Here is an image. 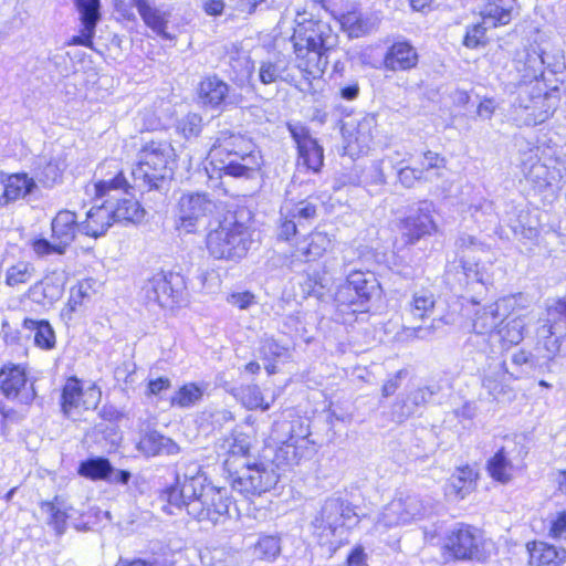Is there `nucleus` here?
Instances as JSON below:
<instances>
[{
    "label": "nucleus",
    "mask_w": 566,
    "mask_h": 566,
    "mask_svg": "<svg viewBox=\"0 0 566 566\" xmlns=\"http://www.w3.org/2000/svg\"><path fill=\"white\" fill-rule=\"evenodd\" d=\"M64 170L63 163L59 160H50L40 171L38 178L44 187H53L61 181Z\"/></svg>",
    "instance_id": "nucleus-60"
},
{
    "label": "nucleus",
    "mask_w": 566,
    "mask_h": 566,
    "mask_svg": "<svg viewBox=\"0 0 566 566\" xmlns=\"http://www.w3.org/2000/svg\"><path fill=\"white\" fill-rule=\"evenodd\" d=\"M216 210V203L207 193L188 192L184 193L177 205V217L179 228L187 233L196 230L197 224Z\"/></svg>",
    "instance_id": "nucleus-11"
},
{
    "label": "nucleus",
    "mask_w": 566,
    "mask_h": 566,
    "mask_svg": "<svg viewBox=\"0 0 566 566\" xmlns=\"http://www.w3.org/2000/svg\"><path fill=\"white\" fill-rule=\"evenodd\" d=\"M0 389L9 399H18L22 403H29L34 399L35 392L28 385L25 370L21 366H4L0 371Z\"/></svg>",
    "instance_id": "nucleus-21"
},
{
    "label": "nucleus",
    "mask_w": 566,
    "mask_h": 566,
    "mask_svg": "<svg viewBox=\"0 0 566 566\" xmlns=\"http://www.w3.org/2000/svg\"><path fill=\"white\" fill-rule=\"evenodd\" d=\"M176 481V485L168 488L163 493V499L171 506L177 509L185 506L187 509V502L195 500V496H197L196 486H199L200 481L196 480L192 484H182L179 472H177Z\"/></svg>",
    "instance_id": "nucleus-43"
},
{
    "label": "nucleus",
    "mask_w": 566,
    "mask_h": 566,
    "mask_svg": "<svg viewBox=\"0 0 566 566\" xmlns=\"http://www.w3.org/2000/svg\"><path fill=\"white\" fill-rule=\"evenodd\" d=\"M452 323V316L450 314H443L438 317H433L429 324L405 327L400 333V337L405 340H430L446 326L451 325Z\"/></svg>",
    "instance_id": "nucleus-39"
},
{
    "label": "nucleus",
    "mask_w": 566,
    "mask_h": 566,
    "mask_svg": "<svg viewBox=\"0 0 566 566\" xmlns=\"http://www.w3.org/2000/svg\"><path fill=\"white\" fill-rule=\"evenodd\" d=\"M22 326L25 331L33 333L34 344L38 347L51 349L55 346V334L48 321L25 318Z\"/></svg>",
    "instance_id": "nucleus-46"
},
{
    "label": "nucleus",
    "mask_w": 566,
    "mask_h": 566,
    "mask_svg": "<svg viewBox=\"0 0 566 566\" xmlns=\"http://www.w3.org/2000/svg\"><path fill=\"white\" fill-rule=\"evenodd\" d=\"M396 499L397 501H400L403 509L402 513L405 514V518H407L408 523L420 518L427 511V506L420 495L412 491H399L396 494Z\"/></svg>",
    "instance_id": "nucleus-50"
},
{
    "label": "nucleus",
    "mask_w": 566,
    "mask_h": 566,
    "mask_svg": "<svg viewBox=\"0 0 566 566\" xmlns=\"http://www.w3.org/2000/svg\"><path fill=\"white\" fill-rule=\"evenodd\" d=\"M32 272L33 268L30 264L24 262L17 263L8 269L6 282L10 286L24 284L32 279Z\"/></svg>",
    "instance_id": "nucleus-61"
},
{
    "label": "nucleus",
    "mask_w": 566,
    "mask_h": 566,
    "mask_svg": "<svg viewBox=\"0 0 566 566\" xmlns=\"http://www.w3.org/2000/svg\"><path fill=\"white\" fill-rule=\"evenodd\" d=\"M280 552V538L272 535L261 536L254 546V554L268 560L274 559Z\"/></svg>",
    "instance_id": "nucleus-56"
},
{
    "label": "nucleus",
    "mask_w": 566,
    "mask_h": 566,
    "mask_svg": "<svg viewBox=\"0 0 566 566\" xmlns=\"http://www.w3.org/2000/svg\"><path fill=\"white\" fill-rule=\"evenodd\" d=\"M547 97L541 94L521 90L514 102V119L526 126L544 123L551 115Z\"/></svg>",
    "instance_id": "nucleus-19"
},
{
    "label": "nucleus",
    "mask_w": 566,
    "mask_h": 566,
    "mask_svg": "<svg viewBox=\"0 0 566 566\" xmlns=\"http://www.w3.org/2000/svg\"><path fill=\"white\" fill-rule=\"evenodd\" d=\"M439 391V386L430 385L410 390L399 397L391 407V418L401 423L424 408Z\"/></svg>",
    "instance_id": "nucleus-20"
},
{
    "label": "nucleus",
    "mask_w": 566,
    "mask_h": 566,
    "mask_svg": "<svg viewBox=\"0 0 566 566\" xmlns=\"http://www.w3.org/2000/svg\"><path fill=\"white\" fill-rule=\"evenodd\" d=\"M336 19L349 38L365 36L378 28L379 19L374 13L350 10L342 13Z\"/></svg>",
    "instance_id": "nucleus-25"
},
{
    "label": "nucleus",
    "mask_w": 566,
    "mask_h": 566,
    "mask_svg": "<svg viewBox=\"0 0 566 566\" xmlns=\"http://www.w3.org/2000/svg\"><path fill=\"white\" fill-rule=\"evenodd\" d=\"M258 76L260 82L265 85L281 81L289 82L287 63L282 59L262 61L259 66Z\"/></svg>",
    "instance_id": "nucleus-48"
},
{
    "label": "nucleus",
    "mask_w": 566,
    "mask_h": 566,
    "mask_svg": "<svg viewBox=\"0 0 566 566\" xmlns=\"http://www.w3.org/2000/svg\"><path fill=\"white\" fill-rule=\"evenodd\" d=\"M230 497L223 488L210 483L197 492L195 500L187 502V513L198 521L219 523L229 513Z\"/></svg>",
    "instance_id": "nucleus-9"
},
{
    "label": "nucleus",
    "mask_w": 566,
    "mask_h": 566,
    "mask_svg": "<svg viewBox=\"0 0 566 566\" xmlns=\"http://www.w3.org/2000/svg\"><path fill=\"white\" fill-rule=\"evenodd\" d=\"M252 244L251 233L243 223L224 220L207 234L209 254L217 260L238 261Z\"/></svg>",
    "instance_id": "nucleus-6"
},
{
    "label": "nucleus",
    "mask_w": 566,
    "mask_h": 566,
    "mask_svg": "<svg viewBox=\"0 0 566 566\" xmlns=\"http://www.w3.org/2000/svg\"><path fill=\"white\" fill-rule=\"evenodd\" d=\"M259 350H260L261 358L265 359V360H275L279 358H285V357H289V355H290L289 347L280 344L273 337H264L261 340Z\"/></svg>",
    "instance_id": "nucleus-55"
},
{
    "label": "nucleus",
    "mask_w": 566,
    "mask_h": 566,
    "mask_svg": "<svg viewBox=\"0 0 566 566\" xmlns=\"http://www.w3.org/2000/svg\"><path fill=\"white\" fill-rule=\"evenodd\" d=\"M522 170L526 180L538 190L546 189L555 179L554 171H552L545 164L541 163L537 149L531 150L527 157L523 159Z\"/></svg>",
    "instance_id": "nucleus-29"
},
{
    "label": "nucleus",
    "mask_w": 566,
    "mask_h": 566,
    "mask_svg": "<svg viewBox=\"0 0 566 566\" xmlns=\"http://www.w3.org/2000/svg\"><path fill=\"white\" fill-rule=\"evenodd\" d=\"M560 332L558 321L549 322L548 318L537 329L536 350L548 361L553 360L560 350V336H557Z\"/></svg>",
    "instance_id": "nucleus-33"
},
{
    "label": "nucleus",
    "mask_w": 566,
    "mask_h": 566,
    "mask_svg": "<svg viewBox=\"0 0 566 566\" xmlns=\"http://www.w3.org/2000/svg\"><path fill=\"white\" fill-rule=\"evenodd\" d=\"M418 63V53L408 42L394 43L385 54L384 66L390 71H408Z\"/></svg>",
    "instance_id": "nucleus-27"
},
{
    "label": "nucleus",
    "mask_w": 566,
    "mask_h": 566,
    "mask_svg": "<svg viewBox=\"0 0 566 566\" xmlns=\"http://www.w3.org/2000/svg\"><path fill=\"white\" fill-rule=\"evenodd\" d=\"M176 153L167 140L145 142L138 153L137 163L132 170L134 187L142 191L160 189L171 177Z\"/></svg>",
    "instance_id": "nucleus-3"
},
{
    "label": "nucleus",
    "mask_w": 566,
    "mask_h": 566,
    "mask_svg": "<svg viewBox=\"0 0 566 566\" xmlns=\"http://www.w3.org/2000/svg\"><path fill=\"white\" fill-rule=\"evenodd\" d=\"M241 401L250 410L262 409L266 411L271 403L263 401V395L259 386L249 385L241 389Z\"/></svg>",
    "instance_id": "nucleus-54"
},
{
    "label": "nucleus",
    "mask_w": 566,
    "mask_h": 566,
    "mask_svg": "<svg viewBox=\"0 0 566 566\" xmlns=\"http://www.w3.org/2000/svg\"><path fill=\"white\" fill-rule=\"evenodd\" d=\"M97 171L102 178L92 185L96 198H106L116 202L117 199L132 197L127 190L135 188L134 184L129 185L116 160L103 163Z\"/></svg>",
    "instance_id": "nucleus-14"
},
{
    "label": "nucleus",
    "mask_w": 566,
    "mask_h": 566,
    "mask_svg": "<svg viewBox=\"0 0 566 566\" xmlns=\"http://www.w3.org/2000/svg\"><path fill=\"white\" fill-rule=\"evenodd\" d=\"M400 157H401L400 151L396 150L392 154L386 156V158L373 163V165L369 169V177H370L371 182H374L376 185L385 184L386 175H385L384 168H382L385 160H388L390 163V165L392 166V168H397V165L399 163H403L406 160L405 158L400 159Z\"/></svg>",
    "instance_id": "nucleus-57"
},
{
    "label": "nucleus",
    "mask_w": 566,
    "mask_h": 566,
    "mask_svg": "<svg viewBox=\"0 0 566 566\" xmlns=\"http://www.w3.org/2000/svg\"><path fill=\"white\" fill-rule=\"evenodd\" d=\"M532 566H560L566 562V549L545 542L527 545Z\"/></svg>",
    "instance_id": "nucleus-35"
},
{
    "label": "nucleus",
    "mask_w": 566,
    "mask_h": 566,
    "mask_svg": "<svg viewBox=\"0 0 566 566\" xmlns=\"http://www.w3.org/2000/svg\"><path fill=\"white\" fill-rule=\"evenodd\" d=\"M526 453L524 446H516L515 442L509 441L506 446L501 447L488 461L486 469L489 474L500 483H509L517 468L515 462H521Z\"/></svg>",
    "instance_id": "nucleus-16"
},
{
    "label": "nucleus",
    "mask_w": 566,
    "mask_h": 566,
    "mask_svg": "<svg viewBox=\"0 0 566 566\" xmlns=\"http://www.w3.org/2000/svg\"><path fill=\"white\" fill-rule=\"evenodd\" d=\"M101 397V391L95 387H90L85 392L77 378H69L62 391V410L71 417L72 410L83 406L88 409L95 406Z\"/></svg>",
    "instance_id": "nucleus-24"
},
{
    "label": "nucleus",
    "mask_w": 566,
    "mask_h": 566,
    "mask_svg": "<svg viewBox=\"0 0 566 566\" xmlns=\"http://www.w3.org/2000/svg\"><path fill=\"white\" fill-rule=\"evenodd\" d=\"M475 473L469 465L458 468L448 484V494L462 500L474 488Z\"/></svg>",
    "instance_id": "nucleus-45"
},
{
    "label": "nucleus",
    "mask_w": 566,
    "mask_h": 566,
    "mask_svg": "<svg viewBox=\"0 0 566 566\" xmlns=\"http://www.w3.org/2000/svg\"><path fill=\"white\" fill-rule=\"evenodd\" d=\"M186 287L184 276L175 272H158L143 286L144 297L148 303L172 308L177 305Z\"/></svg>",
    "instance_id": "nucleus-10"
},
{
    "label": "nucleus",
    "mask_w": 566,
    "mask_h": 566,
    "mask_svg": "<svg viewBox=\"0 0 566 566\" xmlns=\"http://www.w3.org/2000/svg\"><path fill=\"white\" fill-rule=\"evenodd\" d=\"M289 130L297 146L298 166L313 172L319 171L324 161L323 147L311 136L308 128L302 124H289Z\"/></svg>",
    "instance_id": "nucleus-17"
},
{
    "label": "nucleus",
    "mask_w": 566,
    "mask_h": 566,
    "mask_svg": "<svg viewBox=\"0 0 566 566\" xmlns=\"http://www.w3.org/2000/svg\"><path fill=\"white\" fill-rule=\"evenodd\" d=\"M82 23L81 33L70 39L69 45L93 48L95 28L101 20L99 0H73Z\"/></svg>",
    "instance_id": "nucleus-22"
},
{
    "label": "nucleus",
    "mask_w": 566,
    "mask_h": 566,
    "mask_svg": "<svg viewBox=\"0 0 566 566\" xmlns=\"http://www.w3.org/2000/svg\"><path fill=\"white\" fill-rule=\"evenodd\" d=\"M232 489L245 496L261 495L274 488L279 474L273 463L248 462L230 474Z\"/></svg>",
    "instance_id": "nucleus-8"
},
{
    "label": "nucleus",
    "mask_w": 566,
    "mask_h": 566,
    "mask_svg": "<svg viewBox=\"0 0 566 566\" xmlns=\"http://www.w3.org/2000/svg\"><path fill=\"white\" fill-rule=\"evenodd\" d=\"M402 510L400 501H397L395 496L380 512L375 523L376 530L386 531L391 527L407 524L408 521L405 518Z\"/></svg>",
    "instance_id": "nucleus-49"
},
{
    "label": "nucleus",
    "mask_w": 566,
    "mask_h": 566,
    "mask_svg": "<svg viewBox=\"0 0 566 566\" xmlns=\"http://www.w3.org/2000/svg\"><path fill=\"white\" fill-rule=\"evenodd\" d=\"M40 510L45 523L53 528L55 534L63 535L67 528L72 507L56 496L53 501L42 502Z\"/></svg>",
    "instance_id": "nucleus-31"
},
{
    "label": "nucleus",
    "mask_w": 566,
    "mask_h": 566,
    "mask_svg": "<svg viewBox=\"0 0 566 566\" xmlns=\"http://www.w3.org/2000/svg\"><path fill=\"white\" fill-rule=\"evenodd\" d=\"M458 254L462 265L463 274L467 277L468 285H478L485 290L493 282V272H491V262L474 261V253H488L489 247L480 242L473 235L462 233L455 241Z\"/></svg>",
    "instance_id": "nucleus-7"
},
{
    "label": "nucleus",
    "mask_w": 566,
    "mask_h": 566,
    "mask_svg": "<svg viewBox=\"0 0 566 566\" xmlns=\"http://www.w3.org/2000/svg\"><path fill=\"white\" fill-rule=\"evenodd\" d=\"M375 290V280L371 274L360 271L350 273L347 277V284L339 292V296L346 293L352 296L350 303L367 301Z\"/></svg>",
    "instance_id": "nucleus-36"
},
{
    "label": "nucleus",
    "mask_w": 566,
    "mask_h": 566,
    "mask_svg": "<svg viewBox=\"0 0 566 566\" xmlns=\"http://www.w3.org/2000/svg\"><path fill=\"white\" fill-rule=\"evenodd\" d=\"M144 217V209L134 197H124L116 202L105 199L102 205L92 207L85 221L81 222V232L98 238L104 235L115 222H138Z\"/></svg>",
    "instance_id": "nucleus-5"
},
{
    "label": "nucleus",
    "mask_w": 566,
    "mask_h": 566,
    "mask_svg": "<svg viewBox=\"0 0 566 566\" xmlns=\"http://www.w3.org/2000/svg\"><path fill=\"white\" fill-rule=\"evenodd\" d=\"M78 473L91 480H106L112 473V465L107 459L93 458L80 464Z\"/></svg>",
    "instance_id": "nucleus-52"
},
{
    "label": "nucleus",
    "mask_w": 566,
    "mask_h": 566,
    "mask_svg": "<svg viewBox=\"0 0 566 566\" xmlns=\"http://www.w3.org/2000/svg\"><path fill=\"white\" fill-rule=\"evenodd\" d=\"M208 158L218 170L235 178L251 179L261 168V156L251 140L229 130L218 134Z\"/></svg>",
    "instance_id": "nucleus-2"
},
{
    "label": "nucleus",
    "mask_w": 566,
    "mask_h": 566,
    "mask_svg": "<svg viewBox=\"0 0 566 566\" xmlns=\"http://www.w3.org/2000/svg\"><path fill=\"white\" fill-rule=\"evenodd\" d=\"M332 244L333 238L331 235L326 232L315 230L308 235L307 242L298 247L296 251L298 255L304 256L306 261H312L321 258L332 248Z\"/></svg>",
    "instance_id": "nucleus-44"
},
{
    "label": "nucleus",
    "mask_w": 566,
    "mask_h": 566,
    "mask_svg": "<svg viewBox=\"0 0 566 566\" xmlns=\"http://www.w3.org/2000/svg\"><path fill=\"white\" fill-rule=\"evenodd\" d=\"M135 6L144 20L156 34L165 40H174V35L166 31L167 15L156 8L151 7L147 0H130V7Z\"/></svg>",
    "instance_id": "nucleus-37"
},
{
    "label": "nucleus",
    "mask_w": 566,
    "mask_h": 566,
    "mask_svg": "<svg viewBox=\"0 0 566 566\" xmlns=\"http://www.w3.org/2000/svg\"><path fill=\"white\" fill-rule=\"evenodd\" d=\"M295 423H298V421H281L273 426L276 440L283 444L276 451L275 459L277 463L298 464L310 453L308 446H296L298 436L294 433Z\"/></svg>",
    "instance_id": "nucleus-18"
},
{
    "label": "nucleus",
    "mask_w": 566,
    "mask_h": 566,
    "mask_svg": "<svg viewBox=\"0 0 566 566\" xmlns=\"http://www.w3.org/2000/svg\"><path fill=\"white\" fill-rule=\"evenodd\" d=\"M489 28L490 27L488 24H484L483 20L479 23L468 27L463 39V45L469 49H476L481 45H485V33Z\"/></svg>",
    "instance_id": "nucleus-58"
},
{
    "label": "nucleus",
    "mask_w": 566,
    "mask_h": 566,
    "mask_svg": "<svg viewBox=\"0 0 566 566\" xmlns=\"http://www.w3.org/2000/svg\"><path fill=\"white\" fill-rule=\"evenodd\" d=\"M475 223L482 229H489L497 223V213L492 201L478 199L470 203L467 211Z\"/></svg>",
    "instance_id": "nucleus-47"
},
{
    "label": "nucleus",
    "mask_w": 566,
    "mask_h": 566,
    "mask_svg": "<svg viewBox=\"0 0 566 566\" xmlns=\"http://www.w3.org/2000/svg\"><path fill=\"white\" fill-rule=\"evenodd\" d=\"M4 190L0 197V206L8 205L31 195L36 188L33 178L24 172L12 174L3 181Z\"/></svg>",
    "instance_id": "nucleus-32"
},
{
    "label": "nucleus",
    "mask_w": 566,
    "mask_h": 566,
    "mask_svg": "<svg viewBox=\"0 0 566 566\" xmlns=\"http://www.w3.org/2000/svg\"><path fill=\"white\" fill-rule=\"evenodd\" d=\"M297 67L321 77L328 64V52L338 43V35L329 23L313 19L306 11L296 12L292 36Z\"/></svg>",
    "instance_id": "nucleus-1"
},
{
    "label": "nucleus",
    "mask_w": 566,
    "mask_h": 566,
    "mask_svg": "<svg viewBox=\"0 0 566 566\" xmlns=\"http://www.w3.org/2000/svg\"><path fill=\"white\" fill-rule=\"evenodd\" d=\"M229 86L218 76H208L203 78L198 87V97L203 105L218 107L228 95Z\"/></svg>",
    "instance_id": "nucleus-40"
},
{
    "label": "nucleus",
    "mask_w": 566,
    "mask_h": 566,
    "mask_svg": "<svg viewBox=\"0 0 566 566\" xmlns=\"http://www.w3.org/2000/svg\"><path fill=\"white\" fill-rule=\"evenodd\" d=\"M417 168L421 171L422 180H430L432 179L431 171L433 169H446V159L438 153L428 150L423 153L420 166Z\"/></svg>",
    "instance_id": "nucleus-59"
},
{
    "label": "nucleus",
    "mask_w": 566,
    "mask_h": 566,
    "mask_svg": "<svg viewBox=\"0 0 566 566\" xmlns=\"http://www.w3.org/2000/svg\"><path fill=\"white\" fill-rule=\"evenodd\" d=\"M219 454L224 457L223 465L229 474H232L235 470H239L240 467L250 462V446L244 439L235 437L226 438L219 446Z\"/></svg>",
    "instance_id": "nucleus-26"
},
{
    "label": "nucleus",
    "mask_w": 566,
    "mask_h": 566,
    "mask_svg": "<svg viewBox=\"0 0 566 566\" xmlns=\"http://www.w3.org/2000/svg\"><path fill=\"white\" fill-rule=\"evenodd\" d=\"M377 115L368 113L345 127L348 146L356 148L358 153H367L377 134Z\"/></svg>",
    "instance_id": "nucleus-23"
},
{
    "label": "nucleus",
    "mask_w": 566,
    "mask_h": 566,
    "mask_svg": "<svg viewBox=\"0 0 566 566\" xmlns=\"http://www.w3.org/2000/svg\"><path fill=\"white\" fill-rule=\"evenodd\" d=\"M178 472L180 473L182 484H192L196 480L200 481L199 486H196V493L209 484L207 483V478L201 472L200 464L197 462L187 463L185 470L182 472L178 470Z\"/></svg>",
    "instance_id": "nucleus-62"
},
{
    "label": "nucleus",
    "mask_w": 566,
    "mask_h": 566,
    "mask_svg": "<svg viewBox=\"0 0 566 566\" xmlns=\"http://www.w3.org/2000/svg\"><path fill=\"white\" fill-rule=\"evenodd\" d=\"M281 214L295 219L302 226L303 221H310L316 217V206L308 200L287 202L281 208Z\"/></svg>",
    "instance_id": "nucleus-53"
},
{
    "label": "nucleus",
    "mask_w": 566,
    "mask_h": 566,
    "mask_svg": "<svg viewBox=\"0 0 566 566\" xmlns=\"http://www.w3.org/2000/svg\"><path fill=\"white\" fill-rule=\"evenodd\" d=\"M205 389V386L188 382L174 394L170 399V403L171 406H178L180 408H190L202 399Z\"/></svg>",
    "instance_id": "nucleus-51"
},
{
    "label": "nucleus",
    "mask_w": 566,
    "mask_h": 566,
    "mask_svg": "<svg viewBox=\"0 0 566 566\" xmlns=\"http://www.w3.org/2000/svg\"><path fill=\"white\" fill-rule=\"evenodd\" d=\"M483 546L482 532L471 525L458 524L446 538L444 547L457 559L481 557Z\"/></svg>",
    "instance_id": "nucleus-12"
},
{
    "label": "nucleus",
    "mask_w": 566,
    "mask_h": 566,
    "mask_svg": "<svg viewBox=\"0 0 566 566\" xmlns=\"http://www.w3.org/2000/svg\"><path fill=\"white\" fill-rule=\"evenodd\" d=\"M511 377L504 360L492 359L482 371V387L490 396L497 398L505 391V384Z\"/></svg>",
    "instance_id": "nucleus-34"
},
{
    "label": "nucleus",
    "mask_w": 566,
    "mask_h": 566,
    "mask_svg": "<svg viewBox=\"0 0 566 566\" xmlns=\"http://www.w3.org/2000/svg\"><path fill=\"white\" fill-rule=\"evenodd\" d=\"M201 116L196 113H189L178 123V130L186 137H196L201 132Z\"/></svg>",
    "instance_id": "nucleus-63"
},
{
    "label": "nucleus",
    "mask_w": 566,
    "mask_h": 566,
    "mask_svg": "<svg viewBox=\"0 0 566 566\" xmlns=\"http://www.w3.org/2000/svg\"><path fill=\"white\" fill-rule=\"evenodd\" d=\"M516 9V0H486L480 10L484 24L496 28L511 22Z\"/></svg>",
    "instance_id": "nucleus-30"
},
{
    "label": "nucleus",
    "mask_w": 566,
    "mask_h": 566,
    "mask_svg": "<svg viewBox=\"0 0 566 566\" xmlns=\"http://www.w3.org/2000/svg\"><path fill=\"white\" fill-rule=\"evenodd\" d=\"M437 302L438 297L430 289L421 287L412 292L407 308L413 318L423 321L434 313Z\"/></svg>",
    "instance_id": "nucleus-41"
},
{
    "label": "nucleus",
    "mask_w": 566,
    "mask_h": 566,
    "mask_svg": "<svg viewBox=\"0 0 566 566\" xmlns=\"http://www.w3.org/2000/svg\"><path fill=\"white\" fill-rule=\"evenodd\" d=\"M357 522L358 516L350 503L329 497L312 522L313 534L321 545L336 549L345 541L347 530Z\"/></svg>",
    "instance_id": "nucleus-4"
},
{
    "label": "nucleus",
    "mask_w": 566,
    "mask_h": 566,
    "mask_svg": "<svg viewBox=\"0 0 566 566\" xmlns=\"http://www.w3.org/2000/svg\"><path fill=\"white\" fill-rule=\"evenodd\" d=\"M522 295H511L479 308L473 318V331L478 335H489L516 311Z\"/></svg>",
    "instance_id": "nucleus-13"
},
{
    "label": "nucleus",
    "mask_w": 566,
    "mask_h": 566,
    "mask_svg": "<svg viewBox=\"0 0 566 566\" xmlns=\"http://www.w3.org/2000/svg\"><path fill=\"white\" fill-rule=\"evenodd\" d=\"M32 249L38 256H46L51 254H64L65 249L59 242H50L46 239H38L32 243Z\"/></svg>",
    "instance_id": "nucleus-64"
},
{
    "label": "nucleus",
    "mask_w": 566,
    "mask_h": 566,
    "mask_svg": "<svg viewBox=\"0 0 566 566\" xmlns=\"http://www.w3.org/2000/svg\"><path fill=\"white\" fill-rule=\"evenodd\" d=\"M138 449L147 457L160 454L174 455L179 452V446L168 437L157 431L146 433L138 443Z\"/></svg>",
    "instance_id": "nucleus-38"
},
{
    "label": "nucleus",
    "mask_w": 566,
    "mask_h": 566,
    "mask_svg": "<svg viewBox=\"0 0 566 566\" xmlns=\"http://www.w3.org/2000/svg\"><path fill=\"white\" fill-rule=\"evenodd\" d=\"M432 212V202L422 201L401 220L399 229L406 243L413 244L422 237L436 232L437 226L433 221Z\"/></svg>",
    "instance_id": "nucleus-15"
},
{
    "label": "nucleus",
    "mask_w": 566,
    "mask_h": 566,
    "mask_svg": "<svg viewBox=\"0 0 566 566\" xmlns=\"http://www.w3.org/2000/svg\"><path fill=\"white\" fill-rule=\"evenodd\" d=\"M505 319V324L499 328L496 335L500 337L503 346L511 347L520 344L524 338V331L527 325L526 315L516 314L515 312Z\"/></svg>",
    "instance_id": "nucleus-42"
},
{
    "label": "nucleus",
    "mask_w": 566,
    "mask_h": 566,
    "mask_svg": "<svg viewBox=\"0 0 566 566\" xmlns=\"http://www.w3.org/2000/svg\"><path fill=\"white\" fill-rule=\"evenodd\" d=\"M52 238L66 250L74 241L76 232L81 231V223L76 214L70 210H61L51 222Z\"/></svg>",
    "instance_id": "nucleus-28"
}]
</instances>
